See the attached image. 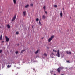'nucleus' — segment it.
I'll return each instance as SVG.
<instances>
[{
    "instance_id": "obj_1",
    "label": "nucleus",
    "mask_w": 75,
    "mask_h": 75,
    "mask_svg": "<svg viewBox=\"0 0 75 75\" xmlns=\"http://www.w3.org/2000/svg\"><path fill=\"white\" fill-rule=\"evenodd\" d=\"M54 37V36L52 35L51 36V37L49 38L48 40V41L49 42H51V41L52 39H53V38Z\"/></svg>"
},
{
    "instance_id": "obj_2",
    "label": "nucleus",
    "mask_w": 75,
    "mask_h": 75,
    "mask_svg": "<svg viewBox=\"0 0 75 75\" xmlns=\"http://www.w3.org/2000/svg\"><path fill=\"white\" fill-rule=\"evenodd\" d=\"M56 56H57L58 57H60V54L59 53V50H58L57 52V54Z\"/></svg>"
},
{
    "instance_id": "obj_3",
    "label": "nucleus",
    "mask_w": 75,
    "mask_h": 75,
    "mask_svg": "<svg viewBox=\"0 0 75 75\" xmlns=\"http://www.w3.org/2000/svg\"><path fill=\"white\" fill-rule=\"evenodd\" d=\"M64 69V67H59V68H58L57 69V71L59 73L60 72V71L62 69Z\"/></svg>"
},
{
    "instance_id": "obj_4",
    "label": "nucleus",
    "mask_w": 75,
    "mask_h": 75,
    "mask_svg": "<svg viewBox=\"0 0 75 75\" xmlns=\"http://www.w3.org/2000/svg\"><path fill=\"white\" fill-rule=\"evenodd\" d=\"M6 40L7 42H8L9 41V40H10V39L9 38H8L7 36H6L5 37Z\"/></svg>"
},
{
    "instance_id": "obj_5",
    "label": "nucleus",
    "mask_w": 75,
    "mask_h": 75,
    "mask_svg": "<svg viewBox=\"0 0 75 75\" xmlns=\"http://www.w3.org/2000/svg\"><path fill=\"white\" fill-rule=\"evenodd\" d=\"M16 15H15L13 17V18L12 20V21H14L16 20Z\"/></svg>"
},
{
    "instance_id": "obj_6",
    "label": "nucleus",
    "mask_w": 75,
    "mask_h": 75,
    "mask_svg": "<svg viewBox=\"0 0 75 75\" xmlns=\"http://www.w3.org/2000/svg\"><path fill=\"white\" fill-rule=\"evenodd\" d=\"M23 16H25L27 14V12L26 11H24L23 12Z\"/></svg>"
},
{
    "instance_id": "obj_7",
    "label": "nucleus",
    "mask_w": 75,
    "mask_h": 75,
    "mask_svg": "<svg viewBox=\"0 0 75 75\" xmlns=\"http://www.w3.org/2000/svg\"><path fill=\"white\" fill-rule=\"evenodd\" d=\"M54 55V54L53 53H52L51 54H50V56L51 58H54V57H52V55Z\"/></svg>"
},
{
    "instance_id": "obj_8",
    "label": "nucleus",
    "mask_w": 75,
    "mask_h": 75,
    "mask_svg": "<svg viewBox=\"0 0 75 75\" xmlns=\"http://www.w3.org/2000/svg\"><path fill=\"white\" fill-rule=\"evenodd\" d=\"M66 53H67V54H71V52H68L67 51H66Z\"/></svg>"
},
{
    "instance_id": "obj_9",
    "label": "nucleus",
    "mask_w": 75,
    "mask_h": 75,
    "mask_svg": "<svg viewBox=\"0 0 75 75\" xmlns=\"http://www.w3.org/2000/svg\"><path fill=\"white\" fill-rule=\"evenodd\" d=\"M25 8H28V7H29V4H27L25 6Z\"/></svg>"
},
{
    "instance_id": "obj_10",
    "label": "nucleus",
    "mask_w": 75,
    "mask_h": 75,
    "mask_svg": "<svg viewBox=\"0 0 75 75\" xmlns=\"http://www.w3.org/2000/svg\"><path fill=\"white\" fill-rule=\"evenodd\" d=\"M39 23L40 25V26H41V25H42V24H41V20H39Z\"/></svg>"
},
{
    "instance_id": "obj_11",
    "label": "nucleus",
    "mask_w": 75,
    "mask_h": 75,
    "mask_svg": "<svg viewBox=\"0 0 75 75\" xmlns=\"http://www.w3.org/2000/svg\"><path fill=\"white\" fill-rule=\"evenodd\" d=\"M7 27L8 28H10V25L9 24L7 25Z\"/></svg>"
},
{
    "instance_id": "obj_12",
    "label": "nucleus",
    "mask_w": 75,
    "mask_h": 75,
    "mask_svg": "<svg viewBox=\"0 0 75 75\" xmlns=\"http://www.w3.org/2000/svg\"><path fill=\"white\" fill-rule=\"evenodd\" d=\"M60 16L61 17H62V12H61L60 13Z\"/></svg>"
},
{
    "instance_id": "obj_13",
    "label": "nucleus",
    "mask_w": 75,
    "mask_h": 75,
    "mask_svg": "<svg viewBox=\"0 0 75 75\" xmlns=\"http://www.w3.org/2000/svg\"><path fill=\"white\" fill-rule=\"evenodd\" d=\"M39 52V50H38L35 52V54H38V53Z\"/></svg>"
},
{
    "instance_id": "obj_14",
    "label": "nucleus",
    "mask_w": 75,
    "mask_h": 75,
    "mask_svg": "<svg viewBox=\"0 0 75 75\" xmlns=\"http://www.w3.org/2000/svg\"><path fill=\"white\" fill-rule=\"evenodd\" d=\"M46 18L45 17V16L43 15V16H42L43 19H45Z\"/></svg>"
},
{
    "instance_id": "obj_15",
    "label": "nucleus",
    "mask_w": 75,
    "mask_h": 75,
    "mask_svg": "<svg viewBox=\"0 0 75 75\" xmlns=\"http://www.w3.org/2000/svg\"><path fill=\"white\" fill-rule=\"evenodd\" d=\"M44 56H45V57L47 56V54L46 53H45L43 54Z\"/></svg>"
},
{
    "instance_id": "obj_16",
    "label": "nucleus",
    "mask_w": 75,
    "mask_h": 75,
    "mask_svg": "<svg viewBox=\"0 0 75 75\" xmlns=\"http://www.w3.org/2000/svg\"><path fill=\"white\" fill-rule=\"evenodd\" d=\"M13 3L15 4L16 3V0H13Z\"/></svg>"
},
{
    "instance_id": "obj_17",
    "label": "nucleus",
    "mask_w": 75,
    "mask_h": 75,
    "mask_svg": "<svg viewBox=\"0 0 75 75\" xmlns=\"http://www.w3.org/2000/svg\"><path fill=\"white\" fill-rule=\"evenodd\" d=\"M2 40V35H1L0 37V40Z\"/></svg>"
},
{
    "instance_id": "obj_18",
    "label": "nucleus",
    "mask_w": 75,
    "mask_h": 75,
    "mask_svg": "<svg viewBox=\"0 0 75 75\" xmlns=\"http://www.w3.org/2000/svg\"><path fill=\"white\" fill-rule=\"evenodd\" d=\"M7 67L8 68H10L11 67V66H10L9 65H8Z\"/></svg>"
},
{
    "instance_id": "obj_19",
    "label": "nucleus",
    "mask_w": 75,
    "mask_h": 75,
    "mask_svg": "<svg viewBox=\"0 0 75 75\" xmlns=\"http://www.w3.org/2000/svg\"><path fill=\"white\" fill-rule=\"evenodd\" d=\"M36 20L37 22H38V21L39 20V19H38V18H36Z\"/></svg>"
},
{
    "instance_id": "obj_20",
    "label": "nucleus",
    "mask_w": 75,
    "mask_h": 75,
    "mask_svg": "<svg viewBox=\"0 0 75 75\" xmlns=\"http://www.w3.org/2000/svg\"><path fill=\"white\" fill-rule=\"evenodd\" d=\"M53 51L54 52H57V50H55L54 49L53 50Z\"/></svg>"
},
{
    "instance_id": "obj_21",
    "label": "nucleus",
    "mask_w": 75,
    "mask_h": 75,
    "mask_svg": "<svg viewBox=\"0 0 75 75\" xmlns=\"http://www.w3.org/2000/svg\"><path fill=\"white\" fill-rule=\"evenodd\" d=\"M15 53L16 54H18V51H16Z\"/></svg>"
},
{
    "instance_id": "obj_22",
    "label": "nucleus",
    "mask_w": 75,
    "mask_h": 75,
    "mask_svg": "<svg viewBox=\"0 0 75 75\" xmlns=\"http://www.w3.org/2000/svg\"><path fill=\"white\" fill-rule=\"evenodd\" d=\"M25 50H23L22 51L21 53H23V52H24V51H25Z\"/></svg>"
},
{
    "instance_id": "obj_23",
    "label": "nucleus",
    "mask_w": 75,
    "mask_h": 75,
    "mask_svg": "<svg viewBox=\"0 0 75 75\" xmlns=\"http://www.w3.org/2000/svg\"><path fill=\"white\" fill-rule=\"evenodd\" d=\"M30 6H31V7H33V4H30Z\"/></svg>"
},
{
    "instance_id": "obj_24",
    "label": "nucleus",
    "mask_w": 75,
    "mask_h": 75,
    "mask_svg": "<svg viewBox=\"0 0 75 75\" xmlns=\"http://www.w3.org/2000/svg\"><path fill=\"white\" fill-rule=\"evenodd\" d=\"M57 7V5H54V7Z\"/></svg>"
},
{
    "instance_id": "obj_25",
    "label": "nucleus",
    "mask_w": 75,
    "mask_h": 75,
    "mask_svg": "<svg viewBox=\"0 0 75 75\" xmlns=\"http://www.w3.org/2000/svg\"><path fill=\"white\" fill-rule=\"evenodd\" d=\"M43 8H44V9L45 10V8H46V7L45 6H44V7H43Z\"/></svg>"
},
{
    "instance_id": "obj_26",
    "label": "nucleus",
    "mask_w": 75,
    "mask_h": 75,
    "mask_svg": "<svg viewBox=\"0 0 75 75\" xmlns=\"http://www.w3.org/2000/svg\"><path fill=\"white\" fill-rule=\"evenodd\" d=\"M16 34H19V32H16Z\"/></svg>"
},
{
    "instance_id": "obj_27",
    "label": "nucleus",
    "mask_w": 75,
    "mask_h": 75,
    "mask_svg": "<svg viewBox=\"0 0 75 75\" xmlns=\"http://www.w3.org/2000/svg\"><path fill=\"white\" fill-rule=\"evenodd\" d=\"M2 51H3L2 50H0V53H1V52H2Z\"/></svg>"
},
{
    "instance_id": "obj_28",
    "label": "nucleus",
    "mask_w": 75,
    "mask_h": 75,
    "mask_svg": "<svg viewBox=\"0 0 75 75\" xmlns=\"http://www.w3.org/2000/svg\"><path fill=\"white\" fill-rule=\"evenodd\" d=\"M45 13H46V14H47V12L46 11H45Z\"/></svg>"
},
{
    "instance_id": "obj_29",
    "label": "nucleus",
    "mask_w": 75,
    "mask_h": 75,
    "mask_svg": "<svg viewBox=\"0 0 75 75\" xmlns=\"http://www.w3.org/2000/svg\"><path fill=\"white\" fill-rule=\"evenodd\" d=\"M34 59V57H33V59H31V60L32 61H33L34 59Z\"/></svg>"
},
{
    "instance_id": "obj_30",
    "label": "nucleus",
    "mask_w": 75,
    "mask_h": 75,
    "mask_svg": "<svg viewBox=\"0 0 75 75\" xmlns=\"http://www.w3.org/2000/svg\"><path fill=\"white\" fill-rule=\"evenodd\" d=\"M67 62H69V61H67Z\"/></svg>"
},
{
    "instance_id": "obj_31",
    "label": "nucleus",
    "mask_w": 75,
    "mask_h": 75,
    "mask_svg": "<svg viewBox=\"0 0 75 75\" xmlns=\"http://www.w3.org/2000/svg\"><path fill=\"white\" fill-rule=\"evenodd\" d=\"M43 38H43V37L42 38V39H43Z\"/></svg>"
},
{
    "instance_id": "obj_32",
    "label": "nucleus",
    "mask_w": 75,
    "mask_h": 75,
    "mask_svg": "<svg viewBox=\"0 0 75 75\" xmlns=\"http://www.w3.org/2000/svg\"><path fill=\"white\" fill-rule=\"evenodd\" d=\"M61 75H64V74H61Z\"/></svg>"
},
{
    "instance_id": "obj_33",
    "label": "nucleus",
    "mask_w": 75,
    "mask_h": 75,
    "mask_svg": "<svg viewBox=\"0 0 75 75\" xmlns=\"http://www.w3.org/2000/svg\"><path fill=\"white\" fill-rule=\"evenodd\" d=\"M33 27H34V26L33 25L32 27V28H33Z\"/></svg>"
},
{
    "instance_id": "obj_34",
    "label": "nucleus",
    "mask_w": 75,
    "mask_h": 75,
    "mask_svg": "<svg viewBox=\"0 0 75 75\" xmlns=\"http://www.w3.org/2000/svg\"><path fill=\"white\" fill-rule=\"evenodd\" d=\"M17 68H18V69H20V67Z\"/></svg>"
},
{
    "instance_id": "obj_35",
    "label": "nucleus",
    "mask_w": 75,
    "mask_h": 75,
    "mask_svg": "<svg viewBox=\"0 0 75 75\" xmlns=\"http://www.w3.org/2000/svg\"><path fill=\"white\" fill-rule=\"evenodd\" d=\"M33 70H34V71H35V69H33Z\"/></svg>"
},
{
    "instance_id": "obj_36",
    "label": "nucleus",
    "mask_w": 75,
    "mask_h": 75,
    "mask_svg": "<svg viewBox=\"0 0 75 75\" xmlns=\"http://www.w3.org/2000/svg\"><path fill=\"white\" fill-rule=\"evenodd\" d=\"M17 45H18V46L19 45V44Z\"/></svg>"
},
{
    "instance_id": "obj_37",
    "label": "nucleus",
    "mask_w": 75,
    "mask_h": 75,
    "mask_svg": "<svg viewBox=\"0 0 75 75\" xmlns=\"http://www.w3.org/2000/svg\"><path fill=\"white\" fill-rule=\"evenodd\" d=\"M37 57H39V56H37Z\"/></svg>"
},
{
    "instance_id": "obj_38",
    "label": "nucleus",
    "mask_w": 75,
    "mask_h": 75,
    "mask_svg": "<svg viewBox=\"0 0 75 75\" xmlns=\"http://www.w3.org/2000/svg\"><path fill=\"white\" fill-rule=\"evenodd\" d=\"M54 75H56V74H54Z\"/></svg>"
},
{
    "instance_id": "obj_39",
    "label": "nucleus",
    "mask_w": 75,
    "mask_h": 75,
    "mask_svg": "<svg viewBox=\"0 0 75 75\" xmlns=\"http://www.w3.org/2000/svg\"><path fill=\"white\" fill-rule=\"evenodd\" d=\"M0 28H1V26H0Z\"/></svg>"
},
{
    "instance_id": "obj_40",
    "label": "nucleus",
    "mask_w": 75,
    "mask_h": 75,
    "mask_svg": "<svg viewBox=\"0 0 75 75\" xmlns=\"http://www.w3.org/2000/svg\"><path fill=\"white\" fill-rule=\"evenodd\" d=\"M0 75H1V74H0Z\"/></svg>"
}]
</instances>
